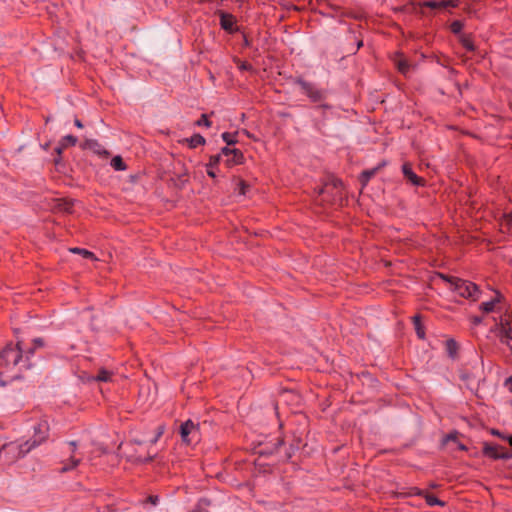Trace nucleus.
Returning a JSON list of instances; mask_svg holds the SVG:
<instances>
[{
    "label": "nucleus",
    "instance_id": "f257e3e1",
    "mask_svg": "<svg viewBox=\"0 0 512 512\" xmlns=\"http://www.w3.org/2000/svg\"><path fill=\"white\" fill-rule=\"evenodd\" d=\"M33 355V349L24 351L21 342L16 345L8 344L0 352V376H8L11 379L18 378L19 373L32 367L30 361Z\"/></svg>",
    "mask_w": 512,
    "mask_h": 512
},
{
    "label": "nucleus",
    "instance_id": "f03ea898",
    "mask_svg": "<svg viewBox=\"0 0 512 512\" xmlns=\"http://www.w3.org/2000/svg\"><path fill=\"white\" fill-rule=\"evenodd\" d=\"M440 277L450 284V289L458 296L476 301L479 296V288L473 282L463 280L457 277L440 274Z\"/></svg>",
    "mask_w": 512,
    "mask_h": 512
},
{
    "label": "nucleus",
    "instance_id": "7ed1b4c3",
    "mask_svg": "<svg viewBox=\"0 0 512 512\" xmlns=\"http://www.w3.org/2000/svg\"><path fill=\"white\" fill-rule=\"evenodd\" d=\"M31 450L32 448L29 446V441H25L24 443H6L0 448V462L5 465H10L24 457Z\"/></svg>",
    "mask_w": 512,
    "mask_h": 512
},
{
    "label": "nucleus",
    "instance_id": "20e7f679",
    "mask_svg": "<svg viewBox=\"0 0 512 512\" xmlns=\"http://www.w3.org/2000/svg\"><path fill=\"white\" fill-rule=\"evenodd\" d=\"M296 83L300 86L302 92L314 103L322 102L326 99V91L318 88L315 84L298 78Z\"/></svg>",
    "mask_w": 512,
    "mask_h": 512
},
{
    "label": "nucleus",
    "instance_id": "39448f33",
    "mask_svg": "<svg viewBox=\"0 0 512 512\" xmlns=\"http://www.w3.org/2000/svg\"><path fill=\"white\" fill-rule=\"evenodd\" d=\"M180 435L186 444L198 442L200 440L199 424H195L192 420L185 421L180 426Z\"/></svg>",
    "mask_w": 512,
    "mask_h": 512
},
{
    "label": "nucleus",
    "instance_id": "423d86ee",
    "mask_svg": "<svg viewBox=\"0 0 512 512\" xmlns=\"http://www.w3.org/2000/svg\"><path fill=\"white\" fill-rule=\"evenodd\" d=\"M49 436V424L46 420L40 421L37 425L34 426V435L33 438L28 440L29 446L31 448H35L41 443H43Z\"/></svg>",
    "mask_w": 512,
    "mask_h": 512
},
{
    "label": "nucleus",
    "instance_id": "0eeeda50",
    "mask_svg": "<svg viewBox=\"0 0 512 512\" xmlns=\"http://www.w3.org/2000/svg\"><path fill=\"white\" fill-rule=\"evenodd\" d=\"M222 155H224V163L227 167H233L243 164L244 155L241 150L236 148L223 147Z\"/></svg>",
    "mask_w": 512,
    "mask_h": 512
},
{
    "label": "nucleus",
    "instance_id": "6e6552de",
    "mask_svg": "<svg viewBox=\"0 0 512 512\" xmlns=\"http://www.w3.org/2000/svg\"><path fill=\"white\" fill-rule=\"evenodd\" d=\"M483 453L485 456L493 459H509L512 457V453H510L506 448L497 445L486 444L484 446Z\"/></svg>",
    "mask_w": 512,
    "mask_h": 512
},
{
    "label": "nucleus",
    "instance_id": "1a4fd4ad",
    "mask_svg": "<svg viewBox=\"0 0 512 512\" xmlns=\"http://www.w3.org/2000/svg\"><path fill=\"white\" fill-rule=\"evenodd\" d=\"M67 444H68L69 451L72 454L69 457V459L63 464V466L60 468L61 473H65V472L75 469L81 462V458L76 457V455H75V452L77 450V442L70 441Z\"/></svg>",
    "mask_w": 512,
    "mask_h": 512
},
{
    "label": "nucleus",
    "instance_id": "9d476101",
    "mask_svg": "<svg viewBox=\"0 0 512 512\" xmlns=\"http://www.w3.org/2000/svg\"><path fill=\"white\" fill-rule=\"evenodd\" d=\"M218 15L220 16V26L223 30L231 34L238 30L236 26V18L232 14L224 11H218Z\"/></svg>",
    "mask_w": 512,
    "mask_h": 512
},
{
    "label": "nucleus",
    "instance_id": "9b49d317",
    "mask_svg": "<svg viewBox=\"0 0 512 512\" xmlns=\"http://www.w3.org/2000/svg\"><path fill=\"white\" fill-rule=\"evenodd\" d=\"M392 61H393L394 65L396 66L397 70L405 76L408 74V72L410 71V69L412 67L411 64L408 62V60L400 52H397L393 56Z\"/></svg>",
    "mask_w": 512,
    "mask_h": 512
},
{
    "label": "nucleus",
    "instance_id": "f8f14e48",
    "mask_svg": "<svg viewBox=\"0 0 512 512\" xmlns=\"http://www.w3.org/2000/svg\"><path fill=\"white\" fill-rule=\"evenodd\" d=\"M499 337L500 341L507 345H509V341L512 340V326L506 319H501L499 324Z\"/></svg>",
    "mask_w": 512,
    "mask_h": 512
},
{
    "label": "nucleus",
    "instance_id": "ddd939ff",
    "mask_svg": "<svg viewBox=\"0 0 512 512\" xmlns=\"http://www.w3.org/2000/svg\"><path fill=\"white\" fill-rule=\"evenodd\" d=\"M81 147L93 151L98 155L108 156V151L95 139H86Z\"/></svg>",
    "mask_w": 512,
    "mask_h": 512
},
{
    "label": "nucleus",
    "instance_id": "4468645a",
    "mask_svg": "<svg viewBox=\"0 0 512 512\" xmlns=\"http://www.w3.org/2000/svg\"><path fill=\"white\" fill-rule=\"evenodd\" d=\"M424 6L431 9H446L448 7H456L457 0H430L424 2Z\"/></svg>",
    "mask_w": 512,
    "mask_h": 512
},
{
    "label": "nucleus",
    "instance_id": "2eb2a0df",
    "mask_svg": "<svg viewBox=\"0 0 512 512\" xmlns=\"http://www.w3.org/2000/svg\"><path fill=\"white\" fill-rule=\"evenodd\" d=\"M402 172L406 179H408L415 186L424 185V180L418 177L412 170L411 166L408 163L403 164Z\"/></svg>",
    "mask_w": 512,
    "mask_h": 512
},
{
    "label": "nucleus",
    "instance_id": "dca6fc26",
    "mask_svg": "<svg viewBox=\"0 0 512 512\" xmlns=\"http://www.w3.org/2000/svg\"><path fill=\"white\" fill-rule=\"evenodd\" d=\"M501 298V294L497 292V295L494 299L481 303L479 307L480 310H482L485 313L493 312L495 309V305L501 301Z\"/></svg>",
    "mask_w": 512,
    "mask_h": 512
},
{
    "label": "nucleus",
    "instance_id": "f3484780",
    "mask_svg": "<svg viewBox=\"0 0 512 512\" xmlns=\"http://www.w3.org/2000/svg\"><path fill=\"white\" fill-rule=\"evenodd\" d=\"M184 141L188 143L191 149L197 148L198 146H202L206 143L205 138L200 134H194L190 138H186Z\"/></svg>",
    "mask_w": 512,
    "mask_h": 512
},
{
    "label": "nucleus",
    "instance_id": "a211bd4d",
    "mask_svg": "<svg viewBox=\"0 0 512 512\" xmlns=\"http://www.w3.org/2000/svg\"><path fill=\"white\" fill-rule=\"evenodd\" d=\"M423 497H424L427 505L430 507H433V506L444 507L446 505V503L444 501L438 499L435 495L430 494L428 492H426Z\"/></svg>",
    "mask_w": 512,
    "mask_h": 512
},
{
    "label": "nucleus",
    "instance_id": "6ab92c4d",
    "mask_svg": "<svg viewBox=\"0 0 512 512\" xmlns=\"http://www.w3.org/2000/svg\"><path fill=\"white\" fill-rule=\"evenodd\" d=\"M446 351L451 358H455L458 351V343L454 339H448L446 341Z\"/></svg>",
    "mask_w": 512,
    "mask_h": 512
},
{
    "label": "nucleus",
    "instance_id": "aec40b11",
    "mask_svg": "<svg viewBox=\"0 0 512 512\" xmlns=\"http://www.w3.org/2000/svg\"><path fill=\"white\" fill-rule=\"evenodd\" d=\"M113 373L106 369H100L97 375L94 377V380L99 382H109L111 381Z\"/></svg>",
    "mask_w": 512,
    "mask_h": 512
},
{
    "label": "nucleus",
    "instance_id": "412c9836",
    "mask_svg": "<svg viewBox=\"0 0 512 512\" xmlns=\"http://www.w3.org/2000/svg\"><path fill=\"white\" fill-rule=\"evenodd\" d=\"M69 251L72 253H75V254H80V256H82L86 259H91V260L97 259L94 255V253H92L89 250L83 249V248H78V247L70 248Z\"/></svg>",
    "mask_w": 512,
    "mask_h": 512
},
{
    "label": "nucleus",
    "instance_id": "4be33fe9",
    "mask_svg": "<svg viewBox=\"0 0 512 512\" xmlns=\"http://www.w3.org/2000/svg\"><path fill=\"white\" fill-rule=\"evenodd\" d=\"M460 42L462 46L468 50V51H474L475 45L473 43L472 38L469 35L461 34L460 35Z\"/></svg>",
    "mask_w": 512,
    "mask_h": 512
},
{
    "label": "nucleus",
    "instance_id": "5701e85b",
    "mask_svg": "<svg viewBox=\"0 0 512 512\" xmlns=\"http://www.w3.org/2000/svg\"><path fill=\"white\" fill-rule=\"evenodd\" d=\"M111 166L116 170V171H124L127 169V165L125 164V162L123 161V159L121 158V156H115L112 158L111 160Z\"/></svg>",
    "mask_w": 512,
    "mask_h": 512
},
{
    "label": "nucleus",
    "instance_id": "b1692460",
    "mask_svg": "<svg viewBox=\"0 0 512 512\" xmlns=\"http://www.w3.org/2000/svg\"><path fill=\"white\" fill-rule=\"evenodd\" d=\"M413 323H414L415 330H416V333H417L418 337L423 339L425 337V332H424V329H423V327L421 325V317H420V315H415L413 317Z\"/></svg>",
    "mask_w": 512,
    "mask_h": 512
},
{
    "label": "nucleus",
    "instance_id": "393cba45",
    "mask_svg": "<svg viewBox=\"0 0 512 512\" xmlns=\"http://www.w3.org/2000/svg\"><path fill=\"white\" fill-rule=\"evenodd\" d=\"M58 209L60 211H63V212H66V213H71L72 212V208H73V202L70 201V200H59V203L57 205Z\"/></svg>",
    "mask_w": 512,
    "mask_h": 512
},
{
    "label": "nucleus",
    "instance_id": "a878e982",
    "mask_svg": "<svg viewBox=\"0 0 512 512\" xmlns=\"http://www.w3.org/2000/svg\"><path fill=\"white\" fill-rule=\"evenodd\" d=\"M236 135H237V133L224 132L221 137H222L223 141H225L226 144L228 146H230V145H234L238 142Z\"/></svg>",
    "mask_w": 512,
    "mask_h": 512
},
{
    "label": "nucleus",
    "instance_id": "bb28decb",
    "mask_svg": "<svg viewBox=\"0 0 512 512\" xmlns=\"http://www.w3.org/2000/svg\"><path fill=\"white\" fill-rule=\"evenodd\" d=\"M220 161L224 162V155H222V151L216 155H212L207 166L210 168H215L220 163Z\"/></svg>",
    "mask_w": 512,
    "mask_h": 512
},
{
    "label": "nucleus",
    "instance_id": "cd10ccee",
    "mask_svg": "<svg viewBox=\"0 0 512 512\" xmlns=\"http://www.w3.org/2000/svg\"><path fill=\"white\" fill-rule=\"evenodd\" d=\"M77 141V137L73 135H66L60 140V142L62 143V147L75 146Z\"/></svg>",
    "mask_w": 512,
    "mask_h": 512
},
{
    "label": "nucleus",
    "instance_id": "c85d7f7f",
    "mask_svg": "<svg viewBox=\"0 0 512 512\" xmlns=\"http://www.w3.org/2000/svg\"><path fill=\"white\" fill-rule=\"evenodd\" d=\"M378 168L365 170L361 173L360 180L363 184H366L376 173Z\"/></svg>",
    "mask_w": 512,
    "mask_h": 512
},
{
    "label": "nucleus",
    "instance_id": "c756f323",
    "mask_svg": "<svg viewBox=\"0 0 512 512\" xmlns=\"http://www.w3.org/2000/svg\"><path fill=\"white\" fill-rule=\"evenodd\" d=\"M451 32L454 34H460L463 29V23L459 20H455L450 25Z\"/></svg>",
    "mask_w": 512,
    "mask_h": 512
},
{
    "label": "nucleus",
    "instance_id": "7c9ffc66",
    "mask_svg": "<svg viewBox=\"0 0 512 512\" xmlns=\"http://www.w3.org/2000/svg\"><path fill=\"white\" fill-rule=\"evenodd\" d=\"M195 124L197 126L210 127L211 126V121H209V119H208L206 114H202L201 117L196 121Z\"/></svg>",
    "mask_w": 512,
    "mask_h": 512
},
{
    "label": "nucleus",
    "instance_id": "2f4dec72",
    "mask_svg": "<svg viewBox=\"0 0 512 512\" xmlns=\"http://www.w3.org/2000/svg\"><path fill=\"white\" fill-rule=\"evenodd\" d=\"M164 430H165V427L163 425H159L156 429V435L155 437L151 440V443L152 444H155L159 438L163 435L164 433Z\"/></svg>",
    "mask_w": 512,
    "mask_h": 512
},
{
    "label": "nucleus",
    "instance_id": "473e14b6",
    "mask_svg": "<svg viewBox=\"0 0 512 512\" xmlns=\"http://www.w3.org/2000/svg\"><path fill=\"white\" fill-rule=\"evenodd\" d=\"M248 188H249V185L245 181H240L238 183L237 190L240 195H245Z\"/></svg>",
    "mask_w": 512,
    "mask_h": 512
},
{
    "label": "nucleus",
    "instance_id": "72a5a7b5",
    "mask_svg": "<svg viewBox=\"0 0 512 512\" xmlns=\"http://www.w3.org/2000/svg\"><path fill=\"white\" fill-rule=\"evenodd\" d=\"M67 147H62V143L59 142V144L55 147V152L57 153L58 155V158H56L54 161L56 164H58L61 160V154L63 152L64 149H66Z\"/></svg>",
    "mask_w": 512,
    "mask_h": 512
},
{
    "label": "nucleus",
    "instance_id": "f704fd0d",
    "mask_svg": "<svg viewBox=\"0 0 512 512\" xmlns=\"http://www.w3.org/2000/svg\"><path fill=\"white\" fill-rule=\"evenodd\" d=\"M426 493V491L424 490H421L417 487H413L410 489V492H409V495H417V496H424V494Z\"/></svg>",
    "mask_w": 512,
    "mask_h": 512
},
{
    "label": "nucleus",
    "instance_id": "c9c22d12",
    "mask_svg": "<svg viewBox=\"0 0 512 512\" xmlns=\"http://www.w3.org/2000/svg\"><path fill=\"white\" fill-rule=\"evenodd\" d=\"M33 345H34V347H32L31 349H33V352H34L37 347H43L44 346V341H43L42 338H35L33 340Z\"/></svg>",
    "mask_w": 512,
    "mask_h": 512
},
{
    "label": "nucleus",
    "instance_id": "e433bc0d",
    "mask_svg": "<svg viewBox=\"0 0 512 512\" xmlns=\"http://www.w3.org/2000/svg\"><path fill=\"white\" fill-rule=\"evenodd\" d=\"M456 439H457V432H454V433L447 434L444 438V441L445 442L456 441Z\"/></svg>",
    "mask_w": 512,
    "mask_h": 512
},
{
    "label": "nucleus",
    "instance_id": "4c0bfd02",
    "mask_svg": "<svg viewBox=\"0 0 512 512\" xmlns=\"http://www.w3.org/2000/svg\"><path fill=\"white\" fill-rule=\"evenodd\" d=\"M148 501L152 504V505H157V503L159 502V497L156 496V495H150L148 497Z\"/></svg>",
    "mask_w": 512,
    "mask_h": 512
},
{
    "label": "nucleus",
    "instance_id": "58836bf2",
    "mask_svg": "<svg viewBox=\"0 0 512 512\" xmlns=\"http://www.w3.org/2000/svg\"><path fill=\"white\" fill-rule=\"evenodd\" d=\"M505 386L510 392H512V375L506 379Z\"/></svg>",
    "mask_w": 512,
    "mask_h": 512
},
{
    "label": "nucleus",
    "instance_id": "ea45409f",
    "mask_svg": "<svg viewBox=\"0 0 512 512\" xmlns=\"http://www.w3.org/2000/svg\"><path fill=\"white\" fill-rule=\"evenodd\" d=\"M153 458H154V455H148V456H147V457H145V458H140V457H139V458H138V461H139V462H143V463H145V462H150V461H152V460H153Z\"/></svg>",
    "mask_w": 512,
    "mask_h": 512
},
{
    "label": "nucleus",
    "instance_id": "a19ab883",
    "mask_svg": "<svg viewBox=\"0 0 512 512\" xmlns=\"http://www.w3.org/2000/svg\"><path fill=\"white\" fill-rule=\"evenodd\" d=\"M206 171H207L208 176H210L212 178L216 177V172H215L214 168H210V167L207 166V170Z\"/></svg>",
    "mask_w": 512,
    "mask_h": 512
},
{
    "label": "nucleus",
    "instance_id": "79ce46f5",
    "mask_svg": "<svg viewBox=\"0 0 512 512\" xmlns=\"http://www.w3.org/2000/svg\"><path fill=\"white\" fill-rule=\"evenodd\" d=\"M74 124L78 128H83V124H82V122L78 118H75Z\"/></svg>",
    "mask_w": 512,
    "mask_h": 512
},
{
    "label": "nucleus",
    "instance_id": "37998d69",
    "mask_svg": "<svg viewBox=\"0 0 512 512\" xmlns=\"http://www.w3.org/2000/svg\"><path fill=\"white\" fill-rule=\"evenodd\" d=\"M481 321H482L481 317H477V316L474 317L473 320H472L473 324H475V325L480 324Z\"/></svg>",
    "mask_w": 512,
    "mask_h": 512
},
{
    "label": "nucleus",
    "instance_id": "c03bdc74",
    "mask_svg": "<svg viewBox=\"0 0 512 512\" xmlns=\"http://www.w3.org/2000/svg\"><path fill=\"white\" fill-rule=\"evenodd\" d=\"M250 68H251V65H250V64L243 63V64L241 65V69H245V70H247V69H250Z\"/></svg>",
    "mask_w": 512,
    "mask_h": 512
},
{
    "label": "nucleus",
    "instance_id": "a18cd8bd",
    "mask_svg": "<svg viewBox=\"0 0 512 512\" xmlns=\"http://www.w3.org/2000/svg\"><path fill=\"white\" fill-rule=\"evenodd\" d=\"M243 133H244L247 137L254 139L253 135H252L249 131H247V130H243Z\"/></svg>",
    "mask_w": 512,
    "mask_h": 512
},
{
    "label": "nucleus",
    "instance_id": "49530a36",
    "mask_svg": "<svg viewBox=\"0 0 512 512\" xmlns=\"http://www.w3.org/2000/svg\"><path fill=\"white\" fill-rule=\"evenodd\" d=\"M458 448H459L460 450H466V449H467V448H466V446H465V445H463V444H461V443L458 445Z\"/></svg>",
    "mask_w": 512,
    "mask_h": 512
},
{
    "label": "nucleus",
    "instance_id": "de8ad7c7",
    "mask_svg": "<svg viewBox=\"0 0 512 512\" xmlns=\"http://www.w3.org/2000/svg\"><path fill=\"white\" fill-rule=\"evenodd\" d=\"M508 442L512 446V435L508 437Z\"/></svg>",
    "mask_w": 512,
    "mask_h": 512
},
{
    "label": "nucleus",
    "instance_id": "09e8293b",
    "mask_svg": "<svg viewBox=\"0 0 512 512\" xmlns=\"http://www.w3.org/2000/svg\"><path fill=\"white\" fill-rule=\"evenodd\" d=\"M320 107H321V108H329L330 106H329V105H327V104H325V105H321Z\"/></svg>",
    "mask_w": 512,
    "mask_h": 512
},
{
    "label": "nucleus",
    "instance_id": "8fccbe9b",
    "mask_svg": "<svg viewBox=\"0 0 512 512\" xmlns=\"http://www.w3.org/2000/svg\"><path fill=\"white\" fill-rule=\"evenodd\" d=\"M283 444V440H279L278 441V446L282 445Z\"/></svg>",
    "mask_w": 512,
    "mask_h": 512
}]
</instances>
